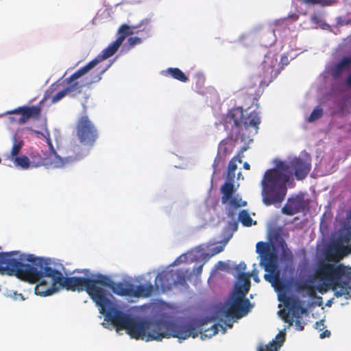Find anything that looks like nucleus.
I'll return each mask as SVG.
<instances>
[{"label":"nucleus","mask_w":351,"mask_h":351,"mask_svg":"<svg viewBox=\"0 0 351 351\" xmlns=\"http://www.w3.org/2000/svg\"><path fill=\"white\" fill-rule=\"evenodd\" d=\"M149 23V20L147 19H145L141 21V23L136 25H128L126 24H123L121 25V27L119 28L118 33L119 36L117 38H122L121 39V44L124 41L126 36L132 35L134 33H138V31H135V29L140 28L143 25H148Z\"/></svg>","instance_id":"obj_19"},{"label":"nucleus","mask_w":351,"mask_h":351,"mask_svg":"<svg viewBox=\"0 0 351 351\" xmlns=\"http://www.w3.org/2000/svg\"><path fill=\"white\" fill-rule=\"evenodd\" d=\"M34 132L37 134L42 135L46 139V141H47V139H51L50 133L47 130H45V133H41L38 131H34Z\"/></svg>","instance_id":"obj_40"},{"label":"nucleus","mask_w":351,"mask_h":351,"mask_svg":"<svg viewBox=\"0 0 351 351\" xmlns=\"http://www.w3.org/2000/svg\"><path fill=\"white\" fill-rule=\"evenodd\" d=\"M57 287L58 291L64 289L67 291L78 292L86 291L87 292L88 278L76 276L64 277L62 274Z\"/></svg>","instance_id":"obj_13"},{"label":"nucleus","mask_w":351,"mask_h":351,"mask_svg":"<svg viewBox=\"0 0 351 351\" xmlns=\"http://www.w3.org/2000/svg\"><path fill=\"white\" fill-rule=\"evenodd\" d=\"M224 249V245H218L212 249L213 251V255L219 254Z\"/></svg>","instance_id":"obj_39"},{"label":"nucleus","mask_w":351,"mask_h":351,"mask_svg":"<svg viewBox=\"0 0 351 351\" xmlns=\"http://www.w3.org/2000/svg\"><path fill=\"white\" fill-rule=\"evenodd\" d=\"M6 114H21L17 122L19 124L22 125L25 123L30 119L38 120L41 116V107L39 106H20L14 110L7 112Z\"/></svg>","instance_id":"obj_14"},{"label":"nucleus","mask_w":351,"mask_h":351,"mask_svg":"<svg viewBox=\"0 0 351 351\" xmlns=\"http://www.w3.org/2000/svg\"><path fill=\"white\" fill-rule=\"evenodd\" d=\"M346 247H347L348 251L349 252H348V255L351 254V244L350 245H347Z\"/></svg>","instance_id":"obj_49"},{"label":"nucleus","mask_w":351,"mask_h":351,"mask_svg":"<svg viewBox=\"0 0 351 351\" xmlns=\"http://www.w3.org/2000/svg\"><path fill=\"white\" fill-rule=\"evenodd\" d=\"M110 64L108 65L105 69L101 70L96 75H95L90 81L87 82L85 84H80L77 79L87 73L91 69L86 64L73 73L69 77L65 80L67 84L66 89L68 95L75 96L80 94L82 92V88L86 85L89 86L93 83L97 82L101 80L103 73L109 68Z\"/></svg>","instance_id":"obj_10"},{"label":"nucleus","mask_w":351,"mask_h":351,"mask_svg":"<svg viewBox=\"0 0 351 351\" xmlns=\"http://www.w3.org/2000/svg\"><path fill=\"white\" fill-rule=\"evenodd\" d=\"M239 282L241 285L235 289H241V292H245L247 294L250 288V275L247 273H241L239 275Z\"/></svg>","instance_id":"obj_28"},{"label":"nucleus","mask_w":351,"mask_h":351,"mask_svg":"<svg viewBox=\"0 0 351 351\" xmlns=\"http://www.w3.org/2000/svg\"><path fill=\"white\" fill-rule=\"evenodd\" d=\"M243 168L245 169H247V170H249L250 169V165L249 163H247V162H244L243 164Z\"/></svg>","instance_id":"obj_47"},{"label":"nucleus","mask_w":351,"mask_h":351,"mask_svg":"<svg viewBox=\"0 0 351 351\" xmlns=\"http://www.w3.org/2000/svg\"><path fill=\"white\" fill-rule=\"evenodd\" d=\"M49 265V259L36 257L32 254L18 251L0 252V274L15 276L30 283L49 278L51 282L57 285L62 274Z\"/></svg>","instance_id":"obj_3"},{"label":"nucleus","mask_w":351,"mask_h":351,"mask_svg":"<svg viewBox=\"0 0 351 351\" xmlns=\"http://www.w3.org/2000/svg\"><path fill=\"white\" fill-rule=\"evenodd\" d=\"M280 300L283 302L285 307L289 311V313H285L282 317L284 321L291 326L293 325V318L295 317L296 319V329L298 330H302L304 329V324L300 320V318L302 315L307 313V309L302 306V302L298 297L293 295H284Z\"/></svg>","instance_id":"obj_8"},{"label":"nucleus","mask_w":351,"mask_h":351,"mask_svg":"<svg viewBox=\"0 0 351 351\" xmlns=\"http://www.w3.org/2000/svg\"><path fill=\"white\" fill-rule=\"evenodd\" d=\"M36 282L38 284L35 287V293L38 295L47 296L58 291V284L54 285V282L50 280L48 281L46 279L41 278Z\"/></svg>","instance_id":"obj_16"},{"label":"nucleus","mask_w":351,"mask_h":351,"mask_svg":"<svg viewBox=\"0 0 351 351\" xmlns=\"http://www.w3.org/2000/svg\"><path fill=\"white\" fill-rule=\"evenodd\" d=\"M68 94V92L65 88H64L63 90L59 91L58 93H57L56 95H54L52 98H51V102L52 103H56L58 101H59L60 99H62L66 95Z\"/></svg>","instance_id":"obj_36"},{"label":"nucleus","mask_w":351,"mask_h":351,"mask_svg":"<svg viewBox=\"0 0 351 351\" xmlns=\"http://www.w3.org/2000/svg\"><path fill=\"white\" fill-rule=\"evenodd\" d=\"M219 327L223 329V332H225L226 330L223 328L221 325L213 324L210 326V328H207L204 330V333L201 335V339H204V337H211L216 335L219 331Z\"/></svg>","instance_id":"obj_33"},{"label":"nucleus","mask_w":351,"mask_h":351,"mask_svg":"<svg viewBox=\"0 0 351 351\" xmlns=\"http://www.w3.org/2000/svg\"><path fill=\"white\" fill-rule=\"evenodd\" d=\"M46 142L49 148L48 158L51 160V164L53 168H62L66 164L70 163L74 160H80L86 154L82 148H80L78 145H76L74 146L73 149V152L76 153L75 156L62 158L57 154L51 140L47 139V141Z\"/></svg>","instance_id":"obj_11"},{"label":"nucleus","mask_w":351,"mask_h":351,"mask_svg":"<svg viewBox=\"0 0 351 351\" xmlns=\"http://www.w3.org/2000/svg\"><path fill=\"white\" fill-rule=\"evenodd\" d=\"M304 201L300 198H289L287 203L282 207V213L287 215H293L302 210Z\"/></svg>","instance_id":"obj_18"},{"label":"nucleus","mask_w":351,"mask_h":351,"mask_svg":"<svg viewBox=\"0 0 351 351\" xmlns=\"http://www.w3.org/2000/svg\"><path fill=\"white\" fill-rule=\"evenodd\" d=\"M16 167H19L23 169H27L31 167L30 159L27 156H17L12 160Z\"/></svg>","instance_id":"obj_30"},{"label":"nucleus","mask_w":351,"mask_h":351,"mask_svg":"<svg viewBox=\"0 0 351 351\" xmlns=\"http://www.w3.org/2000/svg\"><path fill=\"white\" fill-rule=\"evenodd\" d=\"M226 122L232 124L237 128L243 126L247 129L252 127L254 129L255 133H257L261 120L257 112L253 111L245 116L242 108L239 107L232 108L228 112L226 117Z\"/></svg>","instance_id":"obj_9"},{"label":"nucleus","mask_w":351,"mask_h":351,"mask_svg":"<svg viewBox=\"0 0 351 351\" xmlns=\"http://www.w3.org/2000/svg\"><path fill=\"white\" fill-rule=\"evenodd\" d=\"M232 209H237L241 206H245L247 204L246 202H243L241 197L239 195H234L232 196L230 199H228V203ZM228 217L230 218H234L235 213L233 210H230L228 214Z\"/></svg>","instance_id":"obj_26"},{"label":"nucleus","mask_w":351,"mask_h":351,"mask_svg":"<svg viewBox=\"0 0 351 351\" xmlns=\"http://www.w3.org/2000/svg\"><path fill=\"white\" fill-rule=\"evenodd\" d=\"M285 340V335L282 332L278 333L275 339L272 340L268 345L261 346L258 351H278Z\"/></svg>","instance_id":"obj_21"},{"label":"nucleus","mask_w":351,"mask_h":351,"mask_svg":"<svg viewBox=\"0 0 351 351\" xmlns=\"http://www.w3.org/2000/svg\"><path fill=\"white\" fill-rule=\"evenodd\" d=\"M311 169L309 156L293 158L289 162L283 161L276 168L265 171L261 182L263 202L266 206L282 202L287 193L286 183L293 173L298 180L305 178Z\"/></svg>","instance_id":"obj_4"},{"label":"nucleus","mask_w":351,"mask_h":351,"mask_svg":"<svg viewBox=\"0 0 351 351\" xmlns=\"http://www.w3.org/2000/svg\"><path fill=\"white\" fill-rule=\"evenodd\" d=\"M346 245L337 241L330 247L325 259L320 261L315 271L317 279L323 282L318 291L325 293L328 289L335 291L337 298L346 295L351 288V267L339 262L348 256Z\"/></svg>","instance_id":"obj_2"},{"label":"nucleus","mask_w":351,"mask_h":351,"mask_svg":"<svg viewBox=\"0 0 351 351\" xmlns=\"http://www.w3.org/2000/svg\"><path fill=\"white\" fill-rule=\"evenodd\" d=\"M256 247V252L261 256L260 264L267 272L264 275V278L278 289L282 282L279 277L280 272L278 270V255L274 247L269 243L263 241L258 242Z\"/></svg>","instance_id":"obj_5"},{"label":"nucleus","mask_w":351,"mask_h":351,"mask_svg":"<svg viewBox=\"0 0 351 351\" xmlns=\"http://www.w3.org/2000/svg\"><path fill=\"white\" fill-rule=\"evenodd\" d=\"M75 135L82 145L93 147L98 139L99 132L89 117L83 115L76 122Z\"/></svg>","instance_id":"obj_7"},{"label":"nucleus","mask_w":351,"mask_h":351,"mask_svg":"<svg viewBox=\"0 0 351 351\" xmlns=\"http://www.w3.org/2000/svg\"><path fill=\"white\" fill-rule=\"evenodd\" d=\"M231 147V143H229L228 141H222L218 147V154L217 157L215 158L213 163L214 167H217L219 165L220 157L219 154H222L223 155L226 156L227 154L231 153L232 151V149Z\"/></svg>","instance_id":"obj_27"},{"label":"nucleus","mask_w":351,"mask_h":351,"mask_svg":"<svg viewBox=\"0 0 351 351\" xmlns=\"http://www.w3.org/2000/svg\"><path fill=\"white\" fill-rule=\"evenodd\" d=\"M307 5H319L321 6H330L333 4L336 0H302Z\"/></svg>","instance_id":"obj_34"},{"label":"nucleus","mask_w":351,"mask_h":351,"mask_svg":"<svg viewBox=\"0 0 351 351\" xmlns=\"http://www.w3.org/2000/svg\"><path fill=\"white\" fill-rule=\"evenodd\" d=\"M325 325H324V321L323 319H321L319 321H317L316 322L315 324V328L316 330H318L319 331L322 330L323 329L325 328Z\"/></svg>","instance_id":"obj_38"},{"label":"nucleus","mask_w":351,"mask_h":351,"mask_svg":"<svg viewBox=\"0 0 351 351\" xmlns=\"http://www.w3.org/2000/svg\"><path fill=\"white\" fill-rule=\"evenodd\" d=\"M165 72L166 75H169L182 82H186L189 80L188 77L178 68H168Z\"/></svg>","instance_id":"obj_29"},{"label":"nucleus","mask_w":351,"mask_h":351,"mask_svg":"<svg viewBox=\"0 0 351 351\" xmlns=\"http://www.w3.org/2000/svg\"><path fill=\"white\" fill-rule=\"evenodd\" d=\"M101 285L110 289L113 293L119 296L147 298L152 294V284L135 285L129 281L114 282L110 277L99 274L95 278H88L87 293L99 307L101 313L110 322L117 330H125L133 339L146 341H161L163 338L176 337L186 339L195 338L202 334L205 322L177 324L164 319H139L126 314L117 308L108 298L107 292Z\"/></svg>","instance_id":"obj_1"},{"label":"nucleus","mask_w":351,"mask_h":351,"mask_svg":"<svg viewBox=\"0 0 351 351\" xmlns=\"http://www.w3.org/2000/svg\"><path fill=\"white\" fill-rule=\"evenodd\" d=\"M254 280L255 281H256V282H258V281H259V280L258 279L257 276H254Z\"/></svg>","instance_id":"obj_50"},{"label":"nucleus","mask_w":351,"mask_h":351,"mask_svg":"<svg viewBox=\"0 0 351 351\" xmlns=\"http://www.w3.org/2000/svg\"><path fill=\"white\" fill-rule=\"evenodd\" d=\"M29 159L31 162V167H38L40 166H48L52 167L51 160L47 158H44L38 152H32L29 155Z\"/></svg>","instance_id":"obj_24"},{"label":"nucleus","mask_w":351,"mask_h":351,"mask_svg":"<svg viewBox=\"0 0 351 351\" xmlns=\"http://www.w3.org/2000/svg\"><path fill=\"white\" fill-rule=\"evenodd\" d=\"M121 39L122 38H117L106 48L103 49L99 55H97L93 60H91L86 64L92 69L98 63L112 56L117 51V50L121 45Z\"/></svg>","instance_id":"obj_15"},{"label":"nucleus","mask_w":351,"mask_h":351,"mask_svg":"<svg viewBox=\"0 0 351 351\" xmlns=\"http://www.w3.org/2000/svg\"><path fill=\"white\" fill-rule=\"evenodd\" d=\"M350 236H346L343 237V241L346 243H348L350 242Z\"/></svg>","instance_id":"obj_46"},{"label":"nucleus","mask_w":351,"mask_h":351,"mask_svg":"<svg viewBox=\"0 0 351 351\" xmlns=\"http://www.w3.org/2000/svg\"><path fill=\"white\" fill-rule=\"evenodd\" d=\"M322 282L321 285H323V282ZM319 286H320V285H319L317 287H319ZM317 288L318 287L315 288L314 286H313L307 282H303L298 286L299 290L306 291L307 293L311 298H315L316 296V289L318 291Z\"/></svg>","instance_id":"obj_32"},{"label":"nucleus","mask_w":351,"mask_h":351,"mask_svg":"<svg viewBox=\"0 0 351 351\" xmlns=\"http://www.w3.org/2000/svg\"><path fill=\"white\" fill-rule=\"evenodd\" d=\"M202 268H203V264L199 265V267H197L195 270H194V273L196 276H199L201 275L202 272Z\"/></svg>","instance_id":"obj_43"},{"label":"nucleus","mask_w":351,"mask_h":351,"mask_svg":"<svg viewBox=\"0 0 351 351\" xmlns=\"http://www.w3.org/2000/svg\"><path fill=\"white\" fill-rule=\"evenodd\" d=\"M229 227L233 230L236 231L238 228V221H233L229 223Z\"/></svg>","instance_id":"obj_41"},{"label":"nucleus","mask_w":351,"mask_h":351,"mask_svg":"<svg viewBox=\"0 0 351 351\" xmlns=\"http://www.w3.org/2000/svg\"><path fill=\"white\" fill-rule=\"evenodd\" d=\"M185 282V277L178 271H164L159 273L155 279V285L157 288L163 291L170 290L173 285H183Z\"/></svg>","instance_id":"obj_12"},{"label":"nucleus","mask_w":351,"mask_h":351,"mask_svg":"<svg viewBox=\"0 0 351 351\" xmlns=\"http://www.w3.org/2000/svg\"><path fill=\"white\" fill-rule=\"evenodd\" d=\"M15 300H24L23 295L21 293L16 294L15 293Z\"/></svg>","instance_id":"obj_44"},{"label":"nucleus","mask_w":351,"mask_h":351,"mask_svg":"<svg viewBox=\"0 0 351 351\" xmlns=\"http://www.w3.org/2000/svg\"><path fill=\"white\" fill-rule=\"evenodd\" d=\"M227 326H228L229 327H232V324H228Z\"/></svg>","instance_id":"obj_52"},{"label":"nucleus","mask_w":351,"mask_h":351,"mask_svg":"<svg viewBox=\"0 0 351 351\" xmlns=\"http://www.w3.org/2000/svg\"><path fill=\"white\" fill-rule=\"evenodd\" d=\"M273 62L269 64L267 60H265L261 65L263 70V75H259V86H261L266 82H271L278 75L274 69V65H272Z\"/></svg>","instance_id":"obj_17"},{"label":"nucleus","mask_w":351,"mask_h":351,"mask_svg":"<svg viewBox=\"0 0 351 351\" xmlns=\"http://www.w3.org/2000/svg\"><path fill=\"white\" fill-rule=\"evenodd\" d=\"M221 193L222 194L221 202L226 204L228 203V199L234 195L235 189L234 184L231 182H224L221 186Z\"/></svg>","instance_id":"obj_23"},{"label":"nucleus","mask_w":351,"mask_h":351,"mask_svg":"<svg viewBox=\"0 0 351 351\" xmlns=\"http://www.w3.org/2000/svg\"><path fill=\"white\" fill-rule=\"evenodd\" d=\"M323 115V109L319 106H317L311 112L310 116L308 118V122H313L319 119H320Z\"/></svg>","instance_id":"obj_35"},{"label":"nucleus","mask_w":351,"mask_h":351,"mask_svg":"<svg viewBox=\"0 0 351 351\" xmlns=\"http://www.w3.org/2000/svg\"><path fill=\"white\" fill-rule=\"evenodd\" d=\"M239 219L244 226L250 227L253 224V219L246 210H242L239 213Z\"/></svg>","instance_id":"obj_31"},{"label":"nucleus","mask_w":351,"mask_h":351,"mask_svg":"<svg viewBox=\"0 0 351 351\" xmlns=\"http://www.w3.org/2000/svg\"><path fill=\"white\" fill-rule=\"evenodd\" d=\"M246 293L241 289H235L226 305L221 307L218 313L225 317L241 318L246 315L251 308L250 300L245 298Z\"/></svg>","instance_id":"obj_6"},{"label":"nucleus","mask_w":351,"mask_h":351,"mask_svg":"<svg viewBox=\"0 0 351 351\" xmlns=\"http://www.w3.org/2000/svg\"><path fill=\"white\" fill-rule=\"evenodd\" d=\"M247 149L245 147L241 148L239 156L233 157L229 162L227 171V176L229 179L233 180L235 177V171L237 169V162H242L243 153Z\"/></svg>","instance_id":"obj_22"},{"label":"nucleus","mask_w":351,"mask_h":351,"mask_svg":"<svg viewBox=\"0 0 351 351\" xmlns=\"http://www.w3.org/2000/svg\"><path fill=\"white\" fill-rule=\"evenodd\" d=\"M128 43L131 47H133L136 45L141 44L142 43V39L138 37H130L128 38Z\"/></svg>","instance_id":"obj_37"},{"label":"nucleus","mask_w":351,"mask_h":351,"mask_svg":"<svg viewBox=\"0 0 351 351\" xmlns=\"http://www.w3.org/2000/svg\"><path fill=\"white\" fill-rule=\"evenodd\" d=\"M12 147L10 153L7 156V159L12 160L16 157L19 156V154L24 145V142L21 138H18L16 134L12 137Z\"/></svg>","instance_id":"obj_25"},{"label":"nucleus","mask_w":351,"mask_h":351,"mask_svg":"<svg viewBox=\"0 0 351 351\" xmlns=\"http://www.w3.org/2000/svg\"><path fill=\"white\" fill-rule=\"evenodd\" d=\"M330 336V331L328 330H325L324 332H322L319 335V337L321 339H324V338H326V337H329Z\"/></svg>","instance_id":"obj_42"},{"label":"nucleus","mask_w":351,"mask_h":351,"mask_svg":"<svg viewBox=\"0 0 351 351\" xmlns=\"http://www.w3.org/2000/svg\"><path fill=\"white\" fill-rule=\"evenodd\" d=\"M14 118L13 117H10V121H14Z\"/></svg>","instance_id":"obj_51"},{"label":"nucleus","mask_w":351,"mask_h":351,"mask_svg":"<svg viewBox=\"0 0 351 351\" xmlns=\"http://www.w3.org/2000/svg\"><path fill=\"white\" fill-rule=\"evenodd\" d=\"M346 84L349 87H351V74L347 77Z\"/></svg>","instance_id":"obj_45"},{"label":"nucleus","mask_w":351,"mask_h":351,"mask_svg":"<svg viewBox=\"0 0 351 351\" xmlns=\"http://www.w3.org/2000/svg\"><path fill=\"white\" fill-rule=\"evenodd\" d=\"M239 269H241L242 270H245V269L246 267V265L244 263H241L239 264Z\"/></svg>","instance_id":"obj_48"},{"label":"nucleus","mask_w":351,"mask_h":351,"mask_svg":"<svg viewBox=\"0 0 351 351\" xmlns=\"http://www.w3.org/2000/svg\"><path fill=\"white\" fill-rule=\"evenodd\" d=\"M351 67V57H343L336 65H335L332 70L331 74L333 77H339L342 73L348 71Z\"/></svg>","instance_id":"obj_20"}]
</instances>
